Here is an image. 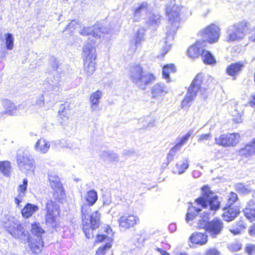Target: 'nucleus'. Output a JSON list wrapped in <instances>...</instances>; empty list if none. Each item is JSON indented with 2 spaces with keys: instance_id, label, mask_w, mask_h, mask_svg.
I'll list each match as a JSON object with an SVG mask.
<instances>
[{
  "instance_id": "nucleus-1",
  "label": "nucleus",
  "mask_w": 255,
  "mask_h": 255,
  "mask_svg": "<svg viewBox=\"0 0 255 255\" xmlns=\"http://www.w3.org/2000/svg\"><path fill=\"white\" fill-rule=\"evenodd\" d=\"M214 84L215 80L212 77L206 76L202 74H197L189 87L186 96L182 101V110H188L192 101L198 93H201V98L206 99L208 96L207 90L213 87Z\"/></svg>"
},
{
  "instance_id": "nucleus-2",
  "label": "nucleus",
  "mask_w": 255,
  "mask_h": 255,
  "mask_svg": "<svg viewBox=\"0 0 255 255\" xmlns=\"http://www.w3.org/2000/svg\"><path fill=\"white\" fill-rule=\"evenodd\" d=\"M181 8L176 5L175 0H171L165 8L166 15L168 17V25L166 27V39L168 41L173 39L174 36L179 27L180 17L179 12Z\"/></svg>"
},
{
  "instance_id": "nucleus-3",
  "label": "nucleus",
  "mask_w": 255,
  "mask_h": 255,
  "mask_svg": "<svg viewBox=\"0 0 255 255\" xmlns=\"http://www.w3.org/2000/svg\"><path fill=\"white\" fill-rule=\"evenodd\" d=\"M82 225L83 231L88 239L93 237V231L100 224V214L96 211L91 213L88 206H82Z\"/></svg>"
},
{
  "instance_id": "nucleus-4",
  "label": "nucleus",
  "mask_w": 255,
  "mask_h": 255,
  "mask_svg": "<svg viewBox=\"0 0 255 255\" xmlns=\"http://www.w3.org/2000/svg\"><path fill=\"white\" fill-rule=\"evenodd\" d=\"M130 80L137 87L142 90L155 80V76L150 72H145L140 64H134L130 67Z\"/></svg>"
},
{
  "instance_id": "nucleus-5",
  "label": "nucleus",
  "mask_w": 255,
  "mask_h": 255,
  "mask_svg": "<svg viewBox=\"0 0 255 255\" xmlns=\"http://www.w3.org/2000/svg\"><path fill=\"white\" fill-rule=\"evenodd\" d=\"M250 23L245 21L229 26L227 29L226 40L228 42H234L243 39L247 34Z\"/></svg>"
},
{
  "instance_id": "nucleus-6",
  "label": "nucleus",
  "mask_w": 255,
  "mask_h": 255,
  "mask_svg": "<svg viewBox=\"0 0 255 255\" xmlns=\"http://www.w3.org/2000/svg\"><path fill=\"white\" fill-rule=\"evenodd\" d=\"M202 190V195L196 200L197 204L203 208H206L209 206L211 210L218 209L220 202L217 196L210 191L207 186H204Z\"/></svg>"
},
{
  "instance_id": "nucleus-7",
  "label": "nucleus",
  "mask_w": 255,
  "mask_h": 255,
  "mask_svg": "<svg viewBox=\"0 0 255 255\" xmlns=\"http://www.w3.org/2000/svg\"><path fill=\"white\" fill-rule=\"evenodd\" d=\"M2 222L4 228L13 238L20 240L26 238L24 228L13 217L6 215L2 219Z\"/></svg>"
},
{
  "instance_id": "nucleus-8",
  "label": "nucleus",
  "mask_w": 255,
  "mask_h": 255,
  "mask_svg": "<svg viewBox=\"0 0 255 255\" xmlns=\"http://www.w3.org/2000/svg\"><path fill=\"white\" fill-rule=\"evenodd\" d=\"M104 232L103 234L98 235L95 239L96 243L104 242L105 244L100 246L97 250L95 255H106L113 246L114 233L112 229L108 226L104 227Z\"/></svg>"
},
{
  "instance_id": "nucleus-9",
  "label": "nucleus",
  "mask_w": 255,
  "mask_h": 255,
  "mask_svg": "<svg viewBox=\"0 0 255 255\" xmlns=\"http://www.w3.org/2000/svg\"><path fill=\"white\" fill-rule=\"evenodd\" d=\"M46 214L45 216L46 224L52 228H56L59 224L60 209L55 201L48 200L46 206Z\"/></svg>"
},
{
  "instance_id": "nucleus-10",
  "label": "nucleus",
  "mask_w": 255,
  "mask_h": 255,
  "mask_svg": "<svg viewBox=\"0 0 255 255\" xmlns=\"http://www.w3.org/2000/svg\"><path fill=\"white\" fill-rule=\"evenodd\" d=\"M220 30L219 27L217 25L211 24L202 29L200 34L204 40L213 43L218 41L220 37Z\"/></svg>"
},
{
  "instance_id": "nucleus-11",
  "label": "nucleus",
  "mask_w": 255,
  "mask_h": 255,
  "mask_svg": "<svg viewBox=\"0 0 255 255\" xmlns=\"http://www.w3.org/2000/svg\"><path fill=\"white\" fill-rule=\"evenodd\" d=\"M240 136L238 133L222 134L215 138L216 143L224 147L236 145L240 141Z\"/></svg>"
},
{
  "instance_id": "nucleus-12",
  "label": "nucleus",
  "mask_w": 255,
  "mask_h": 255,
  "mask_svg": "<svg viewBox=\"0 0 255 255\" xmlns=\"http://www.w3.org/2000/svg\"><path fill=\"white\" fill-rule=\"evenodd\" d=\"M137 216L133 214H124L118 219V223L121 229L127 230L134 227L139 222Z\"/></svg>"
},
{
  "instance_id": "nucleus-13",
  "label": "nucleus",
  "mask_w": 255,
  "mask_h": 255,
  "mask_svg": "<svg viewBox=\"0 0 255 255\" xmlns=\"http://www.w3.org/2000/svg\"><path fill=\"white\" fill-rule=\"evenodd\" d=\"M224 228L223 222L219 219H214L208 223L206 231L209 235L215 238L221 233Z\"/></svg>"
},
{
  "instance_id": "nucleus-14",
  "label": "nucleus",
  "mask_w": 255,
  "mask_h": 255,
  "mask_svg": "<svg viewBox=\"0 0 255 255\" xmlns=\"http://www.w3.org/2000/svg\"><path fill=\"white\" fill-rule=\"evenodd\" d=\"M49 181L51 188L55 191L53 195L55 199L59 200L63 198L64 192L58 177L50 175Z\"/></svg>"
},
{
  "instance_id": "nucleus-15",
  "label": "nucleus",
  "mask_w": 255,
  "mask_h": 255,
  "mask_svg": "<svg viewBox=\"0 0 255 255\" xmlns=\"http://www.w3.org/2000/svg\"><path fill=\"white\" fill-rule=\"evenodd\" d=\"M150 6L147 2L143 1L135 4L132 8L133 20L139 21L144 13L146 14L150 11Z\"/></svg>"
},
{
  "instance_id": "nucleus-16",
  "label": "nucleus",
  "mask_w": 255,
  "mask_h": 255,
  "mask_svg": "<svg viewBox=\"0 0 255 255\" xmlns=\"http://www.w3.org/2000/svg\"><path fill=\"white\" fill-rule=\"evenodd\" d=\"M17 161L21 169L29 170L34 168V160L21 151L17 154Z\"/></svg>"
},
{
  "instance_id": "nucleus-17",
  "label": "nucleus",
  "mask_w": 255,
  "mask_h": 255,
  "mask_svg": "<svg viewBox=\"0 0 255 255\" xmlns=\"http://www.w3.org/2000/svg\"><path fill=\"white\" fill-rule=\"evenodd\" d=\"M92 40L91 43H86L84 45L82 56L83 60H95L96 58V49Z\"/></svg>"
},
{
  "instance_id": "nucleus-18",
  "label": "nucleus",
  "mask_w": 255,
  "mask_h": 255,
  "mask_svg": "<svg viewBox=\"0 0 255 255\" xmlns=\"http://www.w3.org/2000/svg\"><path fill=\"white\" fill-rule=\"evenodd\" d=\"M79 32L81 35H91L97 39H100L103 34L102 28H101L99 25H95L92 27H84Z\"/></svg>"
},
{
  "instance_id": "nucleus-19",
  "label": "nucleus",
  "mask_w": 255,
  "mask_h": 255,
  "mask_svg": "<svg viewBox=\"0 0 255 255\" xmlns=\"http://www.w3.org/2000/svg\"><path fill=\"white\" fill-rule=\"evenodd\" d=\"M161 20V16L159 13L152 10L150 8V11L146 14L145 23L149 26L156 27L159 25Z\"/></svg>"
},
{
  "instance_id": "nucleus-20",
  "label": "nucleus",
  "mask_w": 255,
  "mask_h": 255,
  "mask_svg": "<svg viewBox=\"0 0 255 255\" xmlns=\"http://www.w3.org/2000/svg\"><path fill=\"white\" fill-rule=\"evenodd\" d=\"M245 217L252 222L255 221V192L253 195V198L250 200L244 209Z\"/></svg>"
},
{
  "instance_id": "nucleus-21",
  "label": "nucleus",
  "mask_w": 255,
  "mask_h": 255,
  "mask_svg": "<svg viewBox=\"0 0 255 255\" xmlns=\"http://www.w3.org/2000/svg\"><path fill=\"white\" fill-rule=\"evenodd\" d=\"M244 67V63L242 61L232 63L227 67L226 72L227 75L231 76L233 80H236Z\"/></svg>"
},
{
  "instance_id": "nucleus-22",
  "label": "nucleus",
  "mask_w": 255,
  "mask_h": 255,
  "mask_svg": "<svg viewBox=\"0 0 255 255\" xmlns=\"http://www.w3.org/2000/svg\"><path fill=\"white\" fill-rule=\"evenodd\" d=\"M205 42L203 41H198L196 43L190 46L187 51L188 55L191 58L198 57L201 54V51L204 50Z\"/></svg>"
},
{
  "instance_id": "nucleus-23",
  "label": "nucleus",
  "mask_w": 255,
  "mask_h": 255,
  "mask_svg": "<svg viewBox=\"0 0 255 255\" xmlns=\"http://www.w3.org/2000/svg\"><path fill=\"white\" fill-rule=\"evenodd\" d=\"M50 147L49 141L43 138L39 139L34 146L35 151L42 154L47 153Z\"/></svg>"
},
{
  "instance_id": "nucleus-24",
  "label": "nucleus",
  "mask_w": 255,
  "mask_h": 255,
  "mask_svg": "<svg viewBox=\"0 0 255 255\" xmlns=\"http://www.w3.org/2000/svg\"><path fill=\"white\" fill-rule=\"evenodd\" d=\"M27 184V180L26 179H24L22 184L19 185L17 188L18 195L14 199L15 203L17 206H19L20 202L22 201L23 198L25 196Z\"/></svg>"
},
{
  "instance_id": "nucleus-25",
  "label": "nucleus",
  "mask_w": 255,
  "mask_h": 255,
  "mask_svg": "<svg viewBox=\"0 0 255 255\" xmlns=\"http://www.w3.org/2000/svg\"><path fill=\"white\" fill-rule=\"evenodd\" d=\"M168 91V88L163 84H156L151 89L152 97L154 98L160 97L166 94Z\"/></svg>"
},
{
  "instance_id": "nucleus-26",
  "label": "nucleus",
  "mask_w": 255,
  "mask_h": 255,
  "mask_svg": "<svg viewBox=\"0 0 255 255\" xmlns=\"http://www.w3.org/2000/svg\"><path fill=\"white\" fill-rule=\"evenodd\" d=\"M190 241L192 244L203 245L208 241V236L205 233H195L191 235Z\"/></svg>"
},
{
  "instance_id": "nucleus-27",
  "label": "nucleus",
  "mask_w": 255,
  "mask_h": 255,
  "mask_svg": "<svg viewBox=\"0 0 255 255\" xmlns=\"http://www.w3.org/2000/svg\"><path fill=\"white\" fill-rule=\"evenodd\" d=\"M225 211L223 214V218L224 220L229 222L233 220L239 214V209L237 207L226 208Z\"/></svg>"
},
{
  "instance_id": "nucleus-28",
  "label": "nucleus",
  "mask_w": 255,
  "mask_h": 255,
  "mask_svg": "<svg viewBox=\"0 0 255 255\" xmlns=\"http://www.w3.org/2000/svg\"><path fill=\"white\" fill-rule=\"evenodd\" d=\"M28 242L31 251L35 253H39L43 248V242L41 239L30 238L28 239Z\"/></svg>"
},
{
  "instance_id": "nucleus-29",
  "label": "nucleus",
  "mask_w": 255,
  "mask_h": 255,
  "mask_svg": "<svg viewBox=\"0 0 255 255\" xmlns=\"http://www.w3.org/2000/svg\"><path fill=\"white\" fill-rule=\"evenodd\" d=\"M39 209L37 206L27 203L22 209L21 214L25 218H28L32 216Z\"/></svg>"
},
{
  "instance_id": "nucleus-30",
  "label": "nucleus",
  "mask_w": 255,
  "mask_h": 255,
  "mask_svg": "<svg viewBox=\"0 0 255 255\" xmlns=\"http://www.w3.org/2000/svg\"><path fill=\"white\" fill-rule=\"evenodd\" d=\"M85 199L86 203L82 206H88L89 208H91V207L96 202L98 199L97 192L94 190L89 191L85 196Z\"/></svg>"
},
{
  "instance_id": "nucleus-31",
  "label": "nucleus",
  "mask_w": 255,
  "mask_h": 255,
  "mask_svg": "<svg viewBox=\"0 0 255 255\" xmlns=\"http://www.w3.org/2000/svg\"><path fill=\"white\" fill-rule=\"evenodd\" d=\"M84 72L87 76L91 75L95 71V60H83Z\"/></svg>"
},
{
  "instance_id": "nucleus-32",
  "label": "nucleus",
  "mask_w": 255,
  "mask_h": 255,
  "mask_svg": "<svg viewBox=\"0 0 255 255\" xmlns=\"http://www.w3.org/2000/svg\"><path fill=\"white\" fill-rule=\"evenodd\" d=\"M144 31L143 28H140L135 33L134 38L132 42L134 43V45L131 46V48L133 51L136 49V47L140 44V42L143 40Z\"/></svg>"
},
{
  "instance_id": "nucleus-33",
  "label": "nucleus",
  "mask_w": 255,
  "mask_h": 255,
  "mask_svg": "<svg viewBox=\"0 0 255 255\" xmlns=\"http://www.w3.org/2000/svg\"><path fill=\"white\" fill-rule=\"evenodd\" d=\"M203 61L206 64L214 65L216 63L215 58L213 55L208 51L202 50L201 54Z\"/></svg>"
},
{
  "instance_id": "nucleus-34",
  "label": "nucleus",
  "mask_w": 255,
  "mask_h": 255,
  "mask_svg": "<svg viewBox=\"0 0 255 255\" xmlns=\"http://www.w3.org/2000/svg\"><path fill=\"white\" fill-rule=\"evenodd\" d=\"M175 71L176 68L174 64H167L164 66L162 69L163 77L168 82L170 81V74L174 73Z\"/></svg>"
},
{
  "instance_id": "nucleus-35",
  "label": "nucleus",
  "mask_w": 255,
  "mask_h": 255,
  "mask_svg": "<svg viewBox=\"0 0 255 255\" xmlns=\"http://www.w3.org/2000/svg\"><path fill=\"white\" fill-rule=\"evenodd\" d=\"M2 104L3 107L6 110L5 112H12L14 110L19 111L21 110V105H18L15 106L11 101L7 99L2 100Z\"/></svg>"
},
{
  "instance_id": "nucleus-36",
  "label": "nucleus",
  "mask_w": 255,
  "mask_h": 255,
  "mask_svg": "<svg viewBox=\"0 0 255 255\" xmlns=\"http://www.w3.org/2000/svg\"><path fill=\"white\" fill-rule=\"evenodd\" d=\"M102 93L99 90H97L91 95L90 100L91 103V107L93 110H96V107L99 103V100L102 98Z\"/></svg>"
},
{
  "instance_id": "nucleus-37",
  "label": "nucleus",
  "mask_w": 255,
  "mask_h": 255,
  "mask_svg": "<svg viewBox=\"0 0 255 255\" xmlns=\"http://www.w3.org/2000/svg\"><path fill=\"white\" fill-rule=\"evenodd\" d=\"M39 223H34L31 225V233L34 236L32 238L41 239V235L44 231L40 227Z\"/></svg>"
},
{
  "instance_id": "nucleus-38",
  "label": "nucleus",
  "mask_w": 255,
  "mask_h": 255,
  "mask_svg": "<svg viewBox=\"0 0 255 255\" xmlns=\"http://www.w3.org/2000/svg\"><path fill=\"white\" fill-rule=\"evenodd\" d=\"M189 163L188 160L185 159L181 163H178L176 165V168L174 170V173L181 174L188 168Z\"/></svg>"
},
{
  "instance_id": "nucleus-39",
  "label": "nucleus",
  "mask_w": 255,
  "mask_h": 255,
  "mask_svg": "<svg viewBox=\"0 0 255 255\" xmlns=\"http://www.w3.org/2000/svg\"><path fill=\"white\" fill-rule=\"evenodd\" d=\"M201 211L200 208H196L194 207H189L186 214V221L187 223L192 220L196 215Z\"/></svg>"
},
{
  "instance_id": "nucleus-40",
  "label": "nucleus",
  "mask_w": 255,
  "mask_h": 255,
  "mask_svg": "<svg viewBox=\"0 0 255 255\" xmlns=\"http://www.w3.org/2000/svg\"><path fill=\"white\" fill-rule=\"evenodd\" d=\"M4 40L7 50H12L14 45V37L11 33L4 34Z\"/></svg>"
},
{
  "instance_id": "nucleus-41",
  "label": "nucleus",
  "mask_w": 255,
  "mask_h": 255,
  "mask_svg": "<svg viewBox=\"0 0 255 255\" xmlns=\"http://www.w3.org/2000/svg\"><path fill=\"white\" fill-rule=\"evenodd\" d=\"M237 227H231L230 231L234 235H238L241 233L247 227L246 224L243 221H240L236 224Z\"/></svg>"
},
{
  "instance_id": "nucleus-42",
  "label": "nucleus",
  "mask_w": 255,
  "mask_h": 255,
  "mask_svg": "<svg viewBox=\"0 0 255 255\" xmlns=\"http://www.w3.org/2000/svg\"><path fill=\"white\" fill-rule=\"evenodd\" d=\"M11 169L10 162L8 161H0V171L5 176H8Z\"/></svg>"
},
{
  "instance_id": "nucleus-43",
  "label": "nucleus",
  "mask_w": 255,
  "mask_h": 255,
  "mask_svg": "<svg viewBox=\"0 0 255 255\" xmlns=\"http://www.w3.org/2000/svg\"><path fill=\"white\" fill-rule=\"evenodd\" d=\"M255 152L252 144L250 143L247 144L244 148L241 149L240 151V154L245 156H249L253 154Z\"/></svg>"
},
{
  "instance_id": "nucleus-44",
  "label": "nucleus",
  "mask_w": 255,
  "mask_h": 255,
  "mask_svg": "<svg viewBox=\"0 0 255 255\" xmlns=\"http://www.w3.org/2000/svg\"><path fill=\"white\" fill-rule=\"evenodd\" d=\"M201 218L198 220L197 227L200 229H205L206 230L207 226L209 219V214L207 213H205V215L203 217H200Z\"/></svg>"
},
{
  "instance_id": "nucleus-45",
  "label": "nucleus",
  "mask_w": 255,
  "mask_h": 255,
  "mask_svg": "<svg viewBox=\"0 0 255 255\" xmlns=\"http://www.w3.org/2000/svg\"><path fill=\"white\" fill-rule=\"evenodd\" d=\"M192 132V131H189L186 135L183 136L181 138L179 142H178L174 146V149L179 150L181 148L182 145L187 142L189 138L191 136Z\"/></svg>"
},
{
  "instance_id": "nucleus-46",
  "label": "nucleus",
  "mask_w": 255,
  "mask_h": 255,
  "mask_svg": "<svg viewBox=\"0 0 255 255\" xmlns=\"http://www.w3.org/2000/svg\"><path fill=\"white\" fill-rule=\"evenodd\" d=\"M102 156L105 159H109L111 161H115L118 159V156L116 153L109 152H103Z\"/></svg>"
},
{
  "instance_id": "nucleus-47",
  "label": "nucleus",
  "mask_w": 255,
  "mask_h": 255,
  "mask_svg": "<svg viewBox=\"0 0 255 255\" xmlns=\"http://www.w3.org/2000/svg\"><path fill=\"white\" fill-rule=\"evenodd\" d=\"M237 190L242 194H247L251 192V188L248 186H245L242 183L238 184L236 185Z\"/></svg>"
},
{
  "instance_id": "nucleus-48",
  "label": "nucleus",
  "mask_w": 255,
  "mask_h": 255,
  "mask_svg": "<svg viewBox=\"0 0 255 255\" xmlns=\"http://www.w3.org/2000/svg\"><path fill=\"white\" fill-rule=\"evenodd\" d=\"M245 251L248 255H255V245L248 244L245 248Z\"/></svg>"
},
{
  "instance_id": "nucleus-49",
  "label": "nucleus",
  "mask_w": 255,
  "mask_h": 255,
  "mask_svg": "<svg viewBox=\"0 0 255 255\" xmlns=\"http://www.w3.org/2000/svg\"><path fill=\"white\" fill-rule=\"evenodd\" d=\"M66 147L70 148L73 151L76 152L80 150V146L78 142H69L67 144Z\"/></svg>"
},
{
  "instance_id": "nucleus-50",
  "label": "nucleus",
  "mask_w": 255,
  "mask_h": 255,
  "mask_svg": "<svg viewBox=\"0 0 255 255\" xmlns=\"http://www.w3.org/2000/svg\"><path fill=\"white\" fill-rule=\"evenodd\" d=\"M242 248V244L240 243H235L231 244L229 246V249L234 252H236L240 251Z\"/></svg>"
},
{
  "instance_id": "nucleus-51",
  "label": "nucleus",
  "mask_w": 255,
  "mask_h": 255,
  "mask_svg": "<svg viewBox=\"0 0 255 255\" xmlns=\"http://www.w3.org/2000/svg\"><path fill=\"white\" fill-rule=\"evenodd\" d=\"M238 199V196L235 193L231 192L228 196V201L230 206L235 202Z\"/></svg>"
},
{
  "instance_id": "nucleus-52",
  "label": "nucleus",
  "mask_w": 255,
  "mask_h": 255,
  "mask_svg": "<svg viewBox=\"0 0 255 255\" xmlns=\"http://www.w3.org/2000/svg\"><path fill=\"white\" fill-rule=\"evenodd\" d=\"M79 25V23L76 20H72L66 27V29H70V30H74Z\"/></svg>"
},
{
  "instance_id": "nucleus-53",
  "label": "nucleus",
  "mask_w": 255,
  "mask_h": 255,
  "mask_svg": "<svg viewBox=\"0 0 255 255\" xmlns=\"http://www.w3.org/2000/svg\"><path fill=\"white\" fill-rule=\"evenodd\" d=\"M205 255H221V254L216 249L211 248L206 251Z\"/></svg>"
},
{
  "instance_id": "nucleus-54",
  "label": "nucleus",
  "mask_w": 255,
  "mask_h": 255,
  "mask_svg": "<svg viewBox=\"0 0 255 255\" xmlns=\"http://www.w3.org/2000/svg\"><path fill=\"white\" fill-rule=\"evenodd\" d=\"M233 120L236 123H240L242 122V115L241 113H235L233 115Z\"/></svg>"
},
{
  "instance_id": "nucleus-55",
  "label": "nucleus",
  "mask_w": 255,
  "mask_h": 255,
  "mask_svg": "<svg viewBox=\"0 0 255 255\" xmlns=\"http://www.w3.org/2000/svg\"><path fill=\"white\" fill-rule=\"evenodd\" d=\"M67 113H59L58 114V120L60 121L61 123L62 122H65L68 119V117L67 116Z\"/></svg>"
},
{
  "instance_id": "nucleus-56",
  "label": "nucleus",
  "mask_w": 255,
  "mask_h": 255,
  "mask_svg": "<svg viewBox=\"0 0 255 255\" xmlns=\"http://www.w3.org/2000/svg\"><path fill=\"white\" fill-rule=\"evenodd\" d=\"M177 150L174 149V147H173L169 152V153L167 154V158L169 162H170L172 161L173 159V156L175 155V152Z\"/></svg>"
},
{
  "instance_id": "nucleus-57",
  "label": "nucleus",
  "mask_w": 255,
  "mask_h": 255,
  "mask_svg": "<svg viewBox=\"0 0 255 255\" xmlns=\"http://www.w3.org/2000/svg\"><path fill=\"white\" fill-rule=\"evenodd\" d=\"M50 65L54 70H56L58 67V63L57 59L55 58H52L50 61Z\"/></svg>"
},
{
  "instance_id": "nucleus-58",
  "label": "nucleus",
  "mask_w": 255,
  "mask_h": 255,
  "mask_svg": "<svg viewBox=\"0 0 255 255\" xmlns=\"http://www.w3.org/2000/svg\"><path fill=\"white\" fill-rule=\"evenodd\" d=\"M211 137L210 133L203 134L199 136L198 141L201 142L209 139Z\"/></svg>"
},
{
  "instance_id": "nucleus-59",
  "label": "nucleus",
  "mask_w": 255,
  "mask_h": 255,
  "mask_svg": "<svg viewBox=\"0 0 255 255\" xmlns=\"http://www.w3.org/2000/svg\"><path fill=\"white\" fill-rule=\"evenodd\" d=\"M249 39L250 40L255 42V27L250 32Z\"/></svg>"
},
{
  "instance_id": "nucleus-60",
  "label": "nucleus",
  "mask_w": 255,
  "mask_h": 255,
  "mask_svg": "<svg viewBox=\"0 0 255 255\" xmlns=\"http://www.w3.org/2000/svg\"><path fill=\"white\" fill-rule=\"evenodd\" d=\"M36 104L39 106H42L44 104V98L42 95L39 97L38 101Z\"/></svg>"
},
{
  "instance_id": "nucleus-61",
  "label": "nucleus",
  "mask_w": 255,
  "mask_h": 255,
  "mask_svg": "<svg viewBox=\"0 0 255 255\" xmlns=\"http://www.w3.org/2000/svg\"><path fill=\"white\" fill-rule=\"evenodd\" d=\"M169 229L172 232H174L176 230V226L175 224H171L169 226Z\"/></svg>"
},
{
  "instance_id": "nucleus-62",
  "label": "nucleus",
  "mask_w": 255,
  "mask_h": 255,
  "mask_svg": "<svg viewBox=\"0 0 255 255\" xmlns=\"http://www.w3.org/2000/svg\"><path fill=\"white\" fill-rule=\"evenodd\" d=\"M249 233L251 235H255V225L250 229Z\"/></svg>"
},
{
  "instance_id": "nucleus-63",
  "label": "nucleus",
  "mask_w": 255,
  "mask_h": 255,
  "mask_svg": "<svg viewBox=\"0 0 255 255\" xmlns=\"http://www.w3.org/2000/svg\"><path fill=\"white\" fill-rule=\"evenodd\" d=\"M157 251L160 253L161 255H169L168 253L161 249L158 248Z\"/></svg>"
},
{
  "instance_id": "nucleus-64",
  "label": "nucleus",
  "mask_w": 255,
  "mask_h": 255,
  "mask_svg": "<svg viewBox=\"0 0 255 255\" xmlns=\"http://www.w3.org/2000/svg\"><path fill=\"white\" fill-rule=\"evenodd\" d=\"M154 125H155V121L153 120L148 123L146 128L152 127L154 126Z\"/></svg>"
}]
</instances>
